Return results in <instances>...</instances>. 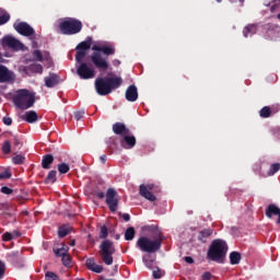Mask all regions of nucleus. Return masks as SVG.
I'll use <instances>...</instances> for the list:
<instances>
[{
    "mask_svg": "<svg viewBox=\"0 0 280 280\" xmlns=\"http://www.w3.org/2000/svg\"><path fill=\"white\" fill-rule=\"evenodd\" d=\"M92 51L94 52L90 56V58L94 67H96L98 71H108V69H110V63H108V61L104 59V57H102V54H104V56H115V51H116L115 45L114 44H106L103 46L94 45L92 47Z\"/></svg>",
    "mask_w": 280,
    "mask_h": 280,
    "instance_id": "nucleus-1",
    "label": "nucleus"
},
{
    "mask_svg": "<svg viewBox=\"0 0 280 280\" xmlns=\"http://www.w3.org/2000/svg\"><path fill=\"white\" fill-rule=\"evenodd\" d=\"M124 84L121 77L98 78L95 80V90L98 95H110L115 89Z\"/></svg>",
    "mask_w": 280,
    "mask_h": 280,
    "instance_id": "nucleus-2",
    "label": "nucleus"
},
{
    "mask_svg": "<svg viewBox=\"0 0 280 280\" xmlns=\"http://www.w3.org/2000/svg\"><path fill=\"white\" fill-rule=\"evenodd\" d=\"M226 253H229V245L226 241L217 238L212 241L207 257L210 261H215L217 264H224L226 258Z\"/></svg>",
    "mask_w": 280,
    "mask_h": 280,
    "instance_id": "nucleus-3",
    "label": "nucleus"
},
{
    "mask_svg": "<svg viewBox=\"0 0 280 280\" xmlns=\"http://www.w3.org/2000/svg\"><path fill=\"white\" fill-rule=\"evenodd\" d=\"M35 102L36 96L30 93V90H19L13 96V103L16 108H20V110H27V108H32Z\"/></svg>",
    "mask_w": 280,
    "mask_h": 280,
    "instance_id": "nucleus-4",
    "label": "nucleus"
},
{
    "mask_svg": "<svg viewBox=\"0 0 280 280\" xmlns=\"http://www.w3.org/2000/svg\"><path fill=\"white\" fill-rule=\"evenodd\" d=\"M82 21L75 18H66L60 24L59 30L65 36H73L82 32Z\"/></svg>",
    "mask_w": 280,
    "mask_h": 280,
    "instance_id": "nucleus-5",
    "label": "nucleus"
},
{
    "mask_svg": "<svg viewBox=\"0 0 280 280\" xmlns=\"http://www.w3.org/2000/svg\"><path fill=\"white\" fill-rule=\"evenodd\" d=\"M162 244L163 241L161 238L152 241L150 237L142 236L137 241L136 246L142 250V253H156L161 250Z\"/></svg>",
    "mask_w": 280,
    "mask_h": 280,
    "instance_id": "nucleus-6",
    "label": "nucleus"
},
{
    "mask_svg": "<svg viewBox=\"0 0 280 280\" xmlns=\"http://www.w3.org/2000/svg\"><path fill=\"white\" fill-rule=\"evenodd\" d=\"M100 257L106 266H113V255H115V244L110 240H104L100 245Z\"/></svg>",
    "mask_w": 280,
    "mask_h": 280,
    "instance_id": "nucleus-7",
    "label": "nucleus"
},
{
    "mask_svg": "<svg viewBox=\"0 0 280 280\" xmlns=\"http://www.w3.org/2000/svg\"><path fill=\"white\" fill-rule=\"evenodd\" d=\"M15 32L21 36H26L31 40H36V31L27 22H19L13 25Z\"/></svg>",
    "mask_w": 280,
    "mask_h": 280,
    "instance_id": "nucleus-8",
    "label": "nucleus"
},
{
    "mask_svg": "<svg viewBox=\"0 0 280 280\" xmlns=\"http://www.w3.org/2000/svg\"><path fill=\"white\" fill-rule=\"evenodd\" d=\"M77 73L81 80H93L95 78V69L84 61L79 62Z\"/></svg>",
    "mask_w": 280,
    "mask_h": 280,
    "instance_id": "nucleus-9",
    "label": "nucleus"
},
{
    "mask_svg": "<svg viewBox=\"0 0 280 280\" xmlns=\"http://www.w3.org/2000/svg\"><path fill=\"white\" fill-rule=\"evenodd\" d=\"M91 45H93V38L92 37H86L84 42H81L77 46V54H75V62H82L84 58H86V51L91 49Z\"/></svg>",
    "mask_w": 280,
    "mask_h": 280,
    "instance_id": "nucleus-10",
    "label": "nucleus"
},
{
    "mask_svg": "<svg viewBox=\"0 0 280 280\" xmlns=\"http://www.w3.org/2000/svg\"><path fill=\"white\" fill-rule=\"evenodd\" d=\"M106 205L112 213H115L119 207V199H117V190L115 188H108L106 194Z\"/></svg>",
    "mask_w": 280,
    "mask_h": 280,
    "instance_id": "nucleus-11",
    "label": "nucleus"
},
{
    "mask_svg": "<svg viewBox=\"0 0 280 280\" xmlns=\"http://www.w3.org/2000/svg\"><path fill=\"white\" fill-rule=\"evenodd\" d=\"M1 43L2 47H8L9 49H12V51H21V49H23L21 40L12 37L11 35L4 36Z\"/></svg>",
    "mask_w": 280,
    "mask_h": 280,
    "instance_id": "nucleus-12",
    "label": "nucleus"
},
{
    "mask_svg": "<svg viewBox=\"0 0 280 280\" xmlns=\"http://www.w3.org/2000/svg\"><path fill=\"white\" fill-rule=\"evenodd\" d=\"M154 191V184H141L139 188V194L142 198H145V200H149L150 202H154L156 200V196L152 194Z\"/></svg>",
    "mask_w": 280,
    "mask_h": 280,
    "instance_id": "nucleus-13",
    "label": "nucleus"
},
{
    "mask_svg": "<svg viewBox=\"0 0 280 280\" xmlns=\"http://www.w3.org/2000/svg\"><path fill=\"white\" fill-rule=\"evenodd\" d=\"M16 77L12 70L8 69V67L0 65V84H5L8 82H14Z\"/></svg>",
    "mask_w": 280,
    "mask_h": 280,
    "instance_id": "nucleus-14",
    "label": "nucleus"
},
{
    "mask_svg": "<svg viewBox=\"0 0 280 280\" xmlns=\"http://www.w3.org/2000/svg\"><path fill=\"white\" fill-rule=\"evenodd\" d=\"M120 145L125 150H132L137 145V138L135 136L125 135L120 139Z\"/></svg>",
    "mask_w": 280,
    "mask_h": 280,
    "instance_id": "nucleus-15",
    "label": "nucleus"
},
{
    "mask_svg": "<svg viewBox=\"0 0 280 280\" xmlns=\"http://www.w3.org/2000/svg\"><path fill=\"white\" fill-rule=\"evenodd\" d=\"M125 97L127 102H137V100H139V90H137V85H129L125 92Z\"/></svg>",
    "mask_w": 280,
    "mask_h": 280,
    "instance_id": "nucleus-16",
    "label": "nucleus"
},
{
    "mask_svg": "<svg viewBox=\"0 0 280 280\" xmlns=\"http://www.w3.org/2000/svg\"><path fill=\"white\" fill-rule=\"evenodd\" d=\"M85 266L88 270H91L92 272H96V275H102V272H104V266L96 265L94 257L88 258L85 261Z\"/></svg>",
    "mask_w": 280,
    "mask_h": 280,
    "instance_id": "nucleus-17",
    "label": "nucleus"
},
{
    "mask_svg": "<svg viewBox=\"0 0 280 280\" xmlns=\"http://www.w3.org/2000/svg\"><path fill=\"white\" fill-rule=\"evenodd\" d=\"M266 217L270 220L272 219V215H278V219L276 221V224H280V209L277 205L275 203H270L267 208H266Z\"/></svg>",
    "mask_w": 280,
    "mask_h": 280,
    "instance_id": "nucleus-18",
    "label": "nucleus"
},
{
    "mask_svg": "<svg viewBox=\"0 0 280 280\" xmlns=\"http://www.w3.org/2000/svg\"><path fill=\"white\" fill-rule=\"evenodd\" d=\"M113 132L119 137H125V135H130V129H128L124 122H115L113 125Z\"/></svg>",
    "mask_w": 280,
    "mask_h": 280,
    "instance_id": "nucleus-19",
    "label": "nucleus"
},
{
    "mask_svg": "<svg viewBox=\"0 0 280 280\" xmlns=\"http://www.w3.org/2000/svg\"><path fill=\"white\" fill-rule=\"evenodd\" d=\"M265 30L267 32V36L269 38H271V40L273 38H277V36H279V31H280V27L279 25H275V24H266L265 25Z\"/></svg>",
    "mask_w": 280,
    "mask_h": 280,
    "instance_id": "nucleus-20",
    "label": "nucleus"
},
{
    "mask_svg": "<svg viewBox=\"0 0 280 280\" xmlns=\"http://www.w3.org/2000/svg\"><path fill=\"white\" fill-rule=\"evenodd\" d=\"M60 82V77H58V74H50L49 77L45 78V85L48 89H54V86H57V84H59Z\"/></svg>",
    "mask_w": 280,
    "mask_h": 280,
    "instance_id": "nucleus-21",
    "label": "nucleus"
},
{
    "mask_svg": "<svg viewBox=\"0 0 280 280\" xmlns=\"http://www.w3.org/2000/svg\"><path fill=\"white\" fill-rule=\"evenodd\" d=\"M23 121H27V124H36L38 121V114L35 110L26 112L25 115L21 116Z\"/></svg>",
    "mask_w": 280,
    "mask_h": 280,
    "instance_id": "nucleus-22",
    "label": "nucleus"
},
{
    "mask_svg": "<svg viewBox=\"0 0 280 280\" xmlns=\"http://www.w3.org/2000/svg\"><path fill=\"white\" fill-rule=\"evenodd\" d=\"M257 34V24H248L243 28V36L248 38V36H255Z\"/></svg>",
    "mask_w": 280,
    "mask_h": 280,
    "instance_id": "nucleus-23",
    "label": "nucleus"
},
{
    "mask_svg": "<svg viewBox=\"0 0 280 280\" xmlns=\"http://www.w3.org/2000/svg\"><path fill=\"white\" fill-rule=\"evenodd\" d=\"M213 235V230L211 229H205L201 230L198 234V240L199 242H202L203 244H207V241L209 240V237Z\"/></svg>",
    "mask_w": 280,
    "mask_h": 280,
    "instance_id": "nucleus-24",
    "label": "nucleus"
},
{
    "mask_svg": "<svg viewBox=\"0 0 280 280\" xmlns=\"http://www.w3.org/2000/svg\"><path fill=\"white\" fill-rule=\"evenodd\" d=\"M73 231V228H71V225L69 224H63L61 226H59L58 229V237H60L62 240V237H67V235H69V233H71Z\"/></svg>",
    "mask_w": 280,
    "mask_h": 280,
    "instance_id": "nucleus-25",
    "label": "nucleus"
},
{
    "mask_svg": "<svg viewBox=\"0 0 280 280\" xmlns=\"http://www.w3.org/2000/svg\"><path fill=\"white\" fill-rule=\"evenodd\" d=\"M52 252L56 255V257H65V255L69 254V246L62 243L61 247L59 248L54 247Z\"/></svg>",
    "mask_w": 280,
    "mask_h": 280,
    "instance_id": "nucleus-26",
    "label": "nucleus"
},
{
    "mask_svg": "<svg viewBox=\"0 0 280 280\" xmlns=\"http://www.w3.org/2000/svg\"><path fill=\"white\" fill-rule=\"evenodd\" d=\"M51 163H54V155L46 154V155L43 156L42 167L44 170H49L51 167Z\"/></svg>",
    "mask_w": 280,
    "mask_h": 280,
    "instance_id": "nucleus-27",
    "label": "nucleus"
},
{
    "mask_svg": "<svg viewBox=\"0 0 280 280\" xmlns=\"http://www.w3.org/2000/svg\"><path fill=\"white\" fill-rule=\"evenodd\" d=\"M242 261V254L238 252H232L230 253V264L231 266H237Z\"/></svg>",
    "mask_w": 280,
    "mask_h": 280,
    "instance_id": "nucleus-28",
    "label": "nucleus"
},
{
    "mask_svg": "<svg viewBox=\"0 0 280 280\" xmlns=\"http://www.w3.org/2000/svg\"><path fill=\"white\" fill-rule=\"evenodd\" d=\"M57 174L58 172L50 171L44 180L45 185H54V183L57 180Z\"/></svg>",
    "mask_w": 280,
    "mask_h": 280,
    "instance_id": "nucleus-29",
    "label": "nucleus"
},
{
    "mask_svg": "<svg viewBox=\"0 0 280 280\" xmlns=\"http://www.w3.org/2000/svg\"><path fill=\"white\" fill-rule=\"evenodd\" d=\"M135 235H137V231H135L133 226H130L125 232V240L127 242H132V240H135Z\"/></svg>",
    "mask_w": 280,
    "mask_h": 280,
    "instance_id": "nucleus-30",
    "label": "nucleus"
},
{
    "mask_svg": "<svg viewBox=\"0 0 280 280\" xmlns=\"http://www.w3.org/2000/svg\"><path fill=\"white\" fill-rule=\"evenodd\" d=\"M10 21V13L5 11L4 9L0 8V25H5Z\"/></svg>",
    "mask_w": 280,
    "mask_h": 280,
    "instance_id": "nucleus-31",
    "label": "nucleus"
},
{
    "mask_svg": "<svg viewBox=\"0 0 280 280\" xmlns=\"http://www.w3.org/2000/svg\"><path fill=\"white\" fill-rule=\"evenodd\" d=\"M272 115V109L269 106H265L259 110V116L262 117V119H268Z\"/></svg>",
    "mask_w": 280,
    "mask_h": 280,
    "instance_id": "nucleus-32",
    "label": "nucleus"
},
{
    "mask_svg": "<svg viewBox=\"0 0 280 280\" xmlns=\"http://www.w3.org/2000/svg\"><path fill=\"white\" fill-rule=\"evenodd\" d=\"M28 71L32 73H43V65L32 63L28 66Z\"/></svg>",
    "mask_w": 280,
    "mask_h": 280,
    "instance_id": "nucleus-33",
    "label": "nucleus"
},
{
    "mask_svg": "<svg viewBox=\"0 0 280 280\" xmlns=\"http://www.w3.org/2000/svg\"><path fill=\"white\" fill-rule=\"evenodd\" d=\"M280 170V163H273L271 164L269 171L267 172L268 176H275L277 172Z\"/></svg>",
    "mask_w": 280,
    "mask_h": 280,
    "instance_id": "nucleus-34",
    "label": "nucleus"
},
{
    "mask_svg": "<svg viewBox=\"0 0 280 280\" xmlns=\"http://www.w3.org/2000/svg\"><path fill=\"white\" fill-rule=\"evenodd\" d=\"M2 152L3 154H10L12 152V143L9 140L2 143Z\"/></svg>",
    "mask_w": 280,
    "mask_h": 280,
    "instance_id": "nucleus-35",
    "label": "nucleus"
},
{
    "mask_svg": "<svg viewBox=\"0 0 280 280\" xmlns=\"http://www.w3.org/2000/svg\"><path fill=\"white\" fill-rule=\"evenodd\" d=\"M57 167H58L59 174H67L69 172V170H71V167L67 163H60V164H58Z\"/></svg>",
    "mask_w": 280,
    "mask_h": 280,
    "instance_id": "nucleus-36",
    "label": "nucleus"
},
{
    "mask_svg": "<svg viewBox=\"0 0 280 280\" xmlns=\"http://www.w3.org/2000/svg\"><path fill=\"white\" fill-rule=\"evenodd\" d=\"M12 162L14 165H23V163H25V156L18 154L12 158Z\"/></svg>",
    "mask_w": 280,
    "mask_h": 280,
    "instance_id": "nucleus-37",
    "label": "nucleus"
},
{
    "mask_svg": "<svg viewBox=\"0 0 280 280\" xmlns=\"http://www.w3.org/2000/svg\"><path fill=\"white\" fill-rule=\"evenodd\" d=\"M61 261L66 268H71V255L67 254V255L62 256Z\"/></svg>",
    "mask_w": 280,
    "mask_h": 280,
    "instance_id": "nucleus-38",
    "label": "nucleus"
},
{
    "mask_svg": "<svg viewBox=\"0 0 280 280\" xmlns=\"http://www.w3.org/2000/svg\"><path fill=\"white\" fill-rule=\"evenodd\" d=\"M45 279H46V280H60V277H58V276L56 275V272H54V271H47V272L45 273Z\"/></svg>",
    "mask_w": 280,
    "mask_h": 280,
    "instance_id": "nucleus-39",
    "label": "nucleus"
},
{
    "mask_svg": "<svg viewBox=\"0 0 280 280\" xmlns=\"http://www.w3.org/2000/svg\"><path fill=\"white\" fill-rule=\"evenodd\" d=\"M12 240H14V234L12 232L2 234V242H12Z\"/></svg>",
    "mask_w": 280,
    "mask_h": 280,
    "instance_id": "nucleus-40",
    "label": "nucleus"
},
{
    "mask_svg": "<svg viewBox=\"0 0 280 280\" xmlns=\"http://www.w3.org/2000/svg\"><path fill=\"white\" fill-rule=\"evenodd\" d=\"M106 237H108V228H106V225H103L101 228L100 238L101 240H106Z\"/></svg>",
    "mask_w": 280,
    "mask_h": 280,
    "instance_id": "nucleus-41",
    "label": "nucleus"
},
{
    "mask_svg": "<svg viewBox=\"0 0 280 280\" xmlns=\"http://www.w3.org/2000/svg\"><path fill=\"white\" fill-rule=\"evenodd\" d=\"M8 178H12V173L10 171H3L0 173V180H5Z\"/></svg>",
    "mask_w": 280,
    "mask_h": 280,
    "instance_id": "nucleus-42",
    "label": "nucleus"
},
{
    "mask_svg": "<svg viewBox=\"0 0 280 280\" xmlns=\"http://www.w3.org/2000/svg\"><path fill=\"white\" fill-rule=\"evenodd\" d=\"M33 56L37 62H43V52L40 50H34Z\"/></svg>",
    "mask_w": 280,
    "mask_h": 280,
    "instance_id": "nucleus-43",
    "label": "nucleus"
},
{
    "mask_svg": "<svg viewBox=\"0 0 280 280\" xmlns=\"http://www.w3.org/2000/svg\"><path fill=\"white\" fill-rule=\"evenodd\" d=\"M13 145L15 148H22L23 147V142L21 141V138H19V136H13Z\"/></svg>",
    "mask_w": 280,
    "mask_h": 280,
    "instance_id": "nucleus-44",
    "label": "nucleus"
},
{
    "mask_svg": "<svg viewBox=\"0 0 280 280\" xmlns=\"http://www.w3.org/2000/svg\"><path fill=\"white\" fill-rule=\"evenodd\" d=\"M152 276L153 279H161L163 277V271H161V268L156 267V270H153Z\"/></svg>",
    "mask_w": 280,
    "mask_h": 280,
    "instance_id": "nucleus-45",
    "label": "nucleus"
},
{
    "mask_svg": "<svg viewBox=\"0 0 280 280\" xmlns=\"http://www.w3.org/2000/svg\"><path fill=\"white\" fill-rule=\"evenodd\" d=\"M1 194H5V196H10L14 194V190L8 186L1 187Z\"/></svg>",
    "mask_w": 280,
    "mask_h": 280,
    "instance_id": "nucleus-46",
    "label": "nucleus"
},
{
    "mask_svg": "<svg viewBox=\"0 0 280 280\" xmlns=\"http://www.w3.org/2000/svg\"><path fill=\"white\" fill-rule=\"evenodd\" d=\"M271 12H279L280 10V0H276L272 4H271Z\"/></svg>",
    "mask_w": 280,
    "mask_h": 280,
    "instance_id": "nucleus-47",
    "label": "nucleus"
},
{
    "mask_svg": "<svg viewBox=\"0 0 280 280\" xmlns=\"http://www.w3.org/2000/svg\"><path fill=\"white\" fill-rule=\"evenodd\" d=\"M5 277V262L0 260V280Z\"/></svg>",
    "mask_w": 280,
    "mask_h": 280,
    "instance_id": "nucleus-48",
    "label": "nucleus"
},
{
    "mask_svg": "<svg viewBox=\"0 0 280 280\" xmlns=\"http://www.w3.org/2000/svg\"><path fill=\"white\" fill-rule=\"evenodd\" d=\"M211 277H213V276L211 275V272L206 271V272L202 273L201 279H202V280H211Z\"/></svg>",
    "mask_w": 280,
    "mask_h": 280,
    "instance_id": "nucleus-49",
    "label": "nucleus"
},
{
    "mask_svg": "<svg viewBox=\"0 0 280 280\" xmlns=\"http://www.w3.org/2000/svg\"><path fill=\"white\" fill-rule=\"evenodd\" d=\"M82 117H84V113L83 112H75L74 119L77 121H80V119H82Z\"/></svg>",
    "mask_w": 280,
    "mask_h": 280,
    "instance_id": "nucleus-50",
    "label": "nucleus"
},
{
    "mask_svg": "<svg viewBox=\"0 0 280 280\" xmlns=\"http://www.w3.org/2000/svg\"><path fill=\"white\" fill-rule=\"evenodd\" d=\"M2 121L4 124V126H12V119L10 117H3Z\"/></svg>",
    "mask_w": 280,
    "mask_h": 280,
    "instance_id": "nucleus-51",
    "label": "nucleus"
},
{
    "mask_svg": "<svg viewBox=\"0 0 280 280\" xmlns=\"http://www.w3.org/2000/svg\"><path fill=\"white\" fill-rule=\"evenodd\" d=\"M96 197H97L100 200H104V198H106V194H104V191H97V192H96Z\"/></svg>",
    "mask_w": 280,
    "mask_h": 280,
    "instance_id": "nucleus-52",
    "label": "nucleus"
},
{
    "mask_svg": "<svg viewBox=\"0 0 280 280\" xmlns=\"http://www.w3.org/2000/svg\"><path fill=\"white\" fill-rule=\"evenodd\" d=\"M184 261H186V264H194V258L191 256H186L184 257Z\"/></svg>",
    "mask_w": 280,
    "mask_h": 280,
    "instance_id": "nucleus-53",
    "label": "nucleus"
},
{
    "mask_svg": "<svg viewBox=\"0 0 280 280\" xmlns=\"http://www.w3.org/2000/svg\"><path fill=\"white\" fill-rule=\"evenodd\" d=\"M10 259H16L19 257V252H12L9 254Z\"/></svg>",
    "mask_w": 280,
    "mask_h": 280,
    "instance_id": "nucleus-54",
    "label": "nucleus"
},
{
    "mask_svg": "<svg viewBox=\"0 0 280 280\" xmlns=\"http://www.w3.org/2000/svg\"><path fill=\"white\" fill-rule=\"evenodd\" d=\"M122 220H125V222H130V214L128 213L122 214Z\"/></svg>",
    "mask_w": 280,
    "mask_h": 280,
    "instance_id": "nucleus-55",
    "label": "nucleus"
},
{
    "mask_svg": "<svg viewBox=\"0 0 280 280\" xmlns=\"http://www.w3.org/2000/svg\"><path fill=\"white\" fill-rule=\"evenodd\" d=\"M114 67H119L121 65V61L119 59H115L113 61Z\"/></svg>",
    "mask_w": 280,
    "mask_h": 280,
    "instance_id": "nucleus-56",
    "label": "nucleus"
},
{
    "mask_svg": "<svg viewBox=\"0 0 280 280\" xmlns=\"http://www.w3.org/2000/svg\"><path fill=\"white\" fill-rule=\"evenodd\" d=\"M152 264H154V261L153 260H147L145 261V266H147V268H152Z\"/></svg>",
    "mask_w": 280,
    "mask_h": 280,
    "instance_id": "nucleus-57",
    "label": "nucleus"
},
{
    "mask_svg": "<svg viewBox=\"0 0 280 280\" xmlns=\"http://www.w3.org/2000/svg\"><path fill=\"white\" fill-rule=\"evenodd\" d=\"M106 155H101L100 156V161H101V163H106Z\"/></svg>",
    "mask_w": 280,
    "mask_h": 280,
    "instance_id": "nucleus-58",
    "label": "nucleus"
},
{
    "mask_svg": "<svg viewBox=\"0 0 280 280\" xmlns=\"http://www.w3.org/2000/svg\"><path fill=\"white\" fill-rule=\"evenodd\" d=\"M13 234L15 235V237H21V232L19 231H14Z\"/></svg>",
    "mask_w": 280,
    "mask_h": 280,
    "instance_id": "nucleus-59",
    "label": "nucleus"
},
{
    "mask_svg": "<svg viewBox=\"0 0 280 280\" xmlns=\"http://www.w3.org/2000/svg\"><path fill=\"white\" fill-rule=\"evenodd\" d=\"M5 209V203H0V211H3Z\"/></svg>",
    "mask_w": 280,
    "mask_h": 280,
    "instance_id": "nucleus-60",
    "label": "nucleus"
},
{
    "mask_svg": "<svg viewBox=\"0 0 280 280\" xmlns=\"http://www.w3.org/2000/svg\"><path fill=\"white\" fill-rule=\"evenodd\" d=\"M69 246H75V240H72L69 244Z\"/></svg>",
    "mask_w": 280,
    "mask_h": 280,
    "instance_id": "nucleus-61",
    "label": "nucleus"
},
{
    "mask_svg": "<svg viewBox=\"0 0 280 280\" xmlns=\"http://www.w3.org/2000/svg\"><path fill=\"white\" fill-rule=\"evenodd\" d=\"M238 1H240L241 5H244L245 0H238Z\"/></svg>",
    "mask_w": 280,
    "mask_h": 280,
    "instance_id": "nucleus-62",
    "label": "nucleus"
},
{
    "mask_svg": "<svg viewBox=\"0 0 280 280\" xmlns=\"http://www.w3.org/2000/svg\"><path fill=\"white\" fill-rule=\"evenodd\" d=\"M277 19L280 21V13L277 15Z\"/></svg>",
    "mask_w": 280,
    "mask_h": 280,
    "instance_id": "nucleus-63",
    "label": "nucleus"
},
{
    "mask_svg": "<svg viewBox=\"0 0 280 280\" xmlns=\"http://www.w3.org/2000/svg\"><path fill=\"white\" fill-rule=\"evenodd\" d=\"M218 3H222V0H217Z\"/></svg>",
    "mask_w": 280,
    "mask_h": 280,
    "instance_id": "nucleus-64",
    "label": "nucleus"
}]
</instances>
